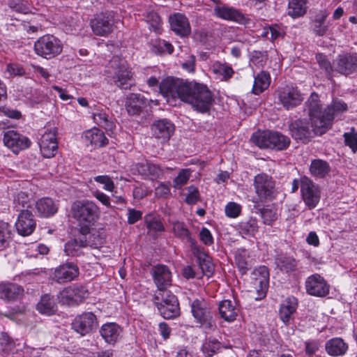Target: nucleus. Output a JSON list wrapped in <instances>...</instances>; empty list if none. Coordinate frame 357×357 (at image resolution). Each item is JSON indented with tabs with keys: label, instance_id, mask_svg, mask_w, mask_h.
I'll use <instances>...</instances> for the list:
<instances>
[{
	"label": "nucleus",
	"instance_id": "obj_1",
	"mask_svg": "<svg viewBox=\"0 0 357 357\" xmlns=\"http://www.w3.org/2000/svg\"><path fill=\"white\" fill-rule=\"evenodd\" d=\"M314 134L321 135L328 130L334 119L347 110V105L340 100H333L324 110L317 93L313 92L305 103Z\"/></svg>",
	"mask_w": 357,
	"mask_h": 357
},
{
	"label": "nucleus",
	"instance_id": "obj_2",
	"mask_svg": "<svg viewBox=\"0 0 357 357\" xmlns=\"http://www.w3.org/2000/svg\"><path fill=\"white\" fill-rule=\"evenodd\" d=\"M73 217L77 220L80 226V233L89 232L91 227L100 217L98 206L89 200L77 201L72 205Z\"/></svg>",
	"mask_w": 357,
	"mask_h": 357
},
{
	"label": "nucleus",
	"instance_id": "obj_3",
	"mask_svg": "<svg viewBox=\"0 0 357 357\" xmlns=\"http://www.w3.org/2000/svg\"><path fill=\"white\" fill-rule=\"evenodd\" d=\"M185 90L186 92L183 96V102L190 104L195 110L202 113L209 110L213 102V97L205 85L189 82L188 88L185 87Z\"/></svg>",
	"mask_w": 357,
	"mask_h": 357
},
{
	"label": "nucleus",
	"instance_id": "obj_4",
	"mask_svg": "<svg viewBox=\"0 0 357 357\" xmlns=\"http://www.w3.org/2000/svg\"><path fill=\"white\" fill-rule=\"evenodd\" d=\"M250 140L260 149H271L277 151L287 149L291 142L289 137L281 132L270 130L257 131L252 134Z\"/></svg>",
	"mask_w": 357,
	"mask_h": 357
},
{
	"label": "nucleus",
	"instance_id": "obj_5",
	"mask_svg": "<svg viewBox=\"0 0 357 357\" xmlns=\"http://www.w3.org/2000/svg\"><path fill=\"white\" fill-rule=\"evenodd\" d=\"M33 50L38 56L46 59H52L62 52L63 44L56 36L45 34L38 38L34 43Z\"/></svg>",
	"mask_w": 357,
	"mask_h": 357
},
{
	"label": "nucleus",
	"instance_id": "obj_6",
	"mask_svg": "<svg viewBox=\"0 0 357 357\" xmlns=\"http://www.w3.org/2000/svg\"><path fill=\"white\" fill-rule=\"evenodd\" d=\"M188 84L189 82H184L182 79L167 77L160 83V92L168 102L169 98L175 99L176 98L183 101L186 92L185 89L188 88Z\"/></svg>",
	"mask_w": 357,
	"mask_h": 357
},
{
	"label": "nucleus",
	"instance_id": "obj_7",
	"mask_svg": "<svg viewBox=\"0 0 357 357\" xmlns=\"http://www.w3.org/2000/svg\"><path fill=\"white\" fill-rule=\"evenodd\" d=\"M280 103L287 109H291L302 103L304 94L296 86L285 85L277 91Z\"/></svg>",
	"mask_w": 357,
	"mask_h": 357
},
{
	"label": "nucleus",
	"instance_id": "obj_8",
	"mask_svg": "<svg viewBox=\"0 0 357 357\" xmlns=\"http://www.w3.org/2000/svg\"><path fill=\"white\" fill-rule=\"evenodd\" d=\"M191 311L196 321L205 329H213L215 324L213 320V313L204 300L195 299L191 303Z\"/></svg>",
	"mask_w": 357,
	"mask_h": 357
},
{
	"label": "nucleus",
	"instance_id": "obj_9",
	"mask_svg": "<svg viewBox=\"0 0 357 357\" xmlns=\"http://www.w3.org/2000/svg\"><path fill=\"white\" fill-rule=\"evenodd\" d=\"M89 292L86 287L73 285L64 288L58 296L59 301L67 305H76L89 297Z\"/></svg>",
	"mask_w": 357,
	"mask_h": 357
},
{
	"label": "nucleus",
	"instance_id": "obj_10",
	"mask_svg": "<svg viewBox=\"0 0 357 357\" xmlns=\"http://www.w3.org/2000/svg\"><path fill=\"white\" fill-rule=\"evenodd\" d=\"M56 133L57 128L56 127H48L45 128V132L41 136L39 146L41 153L45 158H52L57 152Z\"/></svg>",
	"mask_w": 357,
	"mask_h": 357
},
{
	"label": "nucleus",
	"instance_id": "obj_11",
	"mask_svg": "<svg viewBox=\"0 0 357 357\" xmlns=\"http://www.w3.org/2000/svg\"><path fill=\"white\" fill-rule=\"evenodd\" d=\"M255 192L260 199H272L275 196V182L266 174H258L254 178Z\"/></svg>",
	"mask_w": 357,
	"mask_h": 357
},
{
	"label": "nucleus",
	"instance_id": "obj_12",
	"mask_svg": "<svg viewBox=\"0 0 357 357\" xmlns=\"http://www.w3.org/2000/svg\"><path fill=\"white\" fill-rule=\"evenodd\" d=\"M301 197L309 209L315 208L320 200L318 186L307 176L301 177Z\"/></svg>",
	"mask_w": 357,
	"mask_h": 357
},
{
	"label": "nucleus",
	"instance_id": "obj_13",
	"mask_svg": "<svg viewBox=\"0 0 357 357\" xmlns=\"http://www.w3.org/2000/svg\"><path fill=\"white\" fill-rule=\"evenodd\" d=\"M98 324L96 316L93 313L84 312L75 317L72 322V328L81 335H85L94 331Z\"/></svg>",
	"mask_w": 357,
	"mask_h": 357
},
{
	"label": "nucleus",
	"instance_id": "obj_14",
	"mask_svg": "<svg viewBox=\"0 0 357 357\" xmlns=\"http://www.w3.org/2000/svg\"><path fill=\"white\" fill-rule=\"evenodd\" d=\"M305 287L307 294L317 297L328 294L330 286L319 274L315 273L307 278Z\"/></svg>",
	"mask_w": 357,
	"mask_h": 357
},
{
	"label": "nucleus",
	"instance_id": "obj_15",
	"mask_svg": "<svg viewBox=\"0 0 357 357\" xmlns=\"http://www.w3.org/2000/svg\"><path fill=\"white\" fill-rule=\"evenodd\" d=\"M3 140L5 146L15 153L29 147L31 145V141L28 137L13 130L5 132Z\"/></svg>",
	"mask_w": 357,
	"mask_h": 357
},
{
	"label": "nucleus",
	"instance_id": "obj_16",
	"mask_svg": "<svg viewBox=\"0 0 357 357\" xmlns=\"http://www.w3.org/2000/svg\"><path fill=\"white\" fill-rule=\"evenodd\" d=\"M113 17L107 13H101L91 21V26L95 35L106 36L113 30Z\"/></svg>",
	"mask_w": 357,
	"mask_h": 357
},
{
	"label": "nucleus",
	"instance_id": "obj_17",
	"mask_svg": "<svg viewBox=\"0 0 357 357\" xmlns=\"http://www.w3.org/2000/svg\"><path fill=\"white\" fill-rule=\"evenodd\" d=\"M174 130V124L166 119L155 121L151 125L153 136L161 143L168 142Z\"/></svg>",
	"mask_w": 357,
	"mask_h": 357
},
{
	"label": "nucleus",
	"instance_id": "obj_18",
	"mask_svg": "<svg viewBox=\"0 0 357 357\" xmlns=\"http://www.w3.org/2000/svg\"><path fill=\"white\" fill-rule=\"evenodd\" d=\"M170 28L176 35L188 37L191 33V26L188 17L183 13H174L169 17Z\"/></svg>",
	"mask_w": 357,
	"mask_h": 357
},
{
	"label": "nucleus",
	"instance_id": "obj_19",
	"mask_svg": "<svg viewBox=\"0 0 357 357\" xmlns=\"http://www.w3.org/2000/svg\"><path fill=\"white\" fill-rule=\"evenodd\" d=\"M79 275V268L73 263H66L54 271L53 279L58 283H65L73 280Z\"/></svg>",
	"mask_w": 357,
	"mask_h": 357
},
{
	"label": "nucleus",
	"instance_id": "obj_20",
	"mask_svg": "<svg viewBox=\"0 0 357 357\" xmlns=\"http://www.w3.org/2000/svg\"><path fill=\"white\" fill-rule=\"evenodd\" d=\"M291 136L296 140L307 143L312 137V130L309 122L305 119H297L290 124Z\"/></svg>",
	"mask_w": 357,
	"mask_h": 357
},
{
	"label": "nucleus",
	"instance_id": "obj_21",
	"mask_svg": "<svg viewBox=\"0 0 357 357\" xmlns=\"http://www.w3.org/2000/svg\"><path fill=\"white\" fill-rule=\"evenodd\" d=\"M117 60H112L111 62L112 67H116V69L114 72L113 77L114 82L119 88L127 89L131 86V80L132 74L128 67L123 63L117 65Z\"/></svg>",
	"mask_w": 357,
	"mask_h": 357
},
{
	"label": "nucleus",
	"instance_id": "obj_22",
	"mask_svg": "<svg viewBox=\"0 0 357 357\" xmlns=\"http://www.w3.org/2000/svg\"><path fill=\"white\" fill-rule=\"evenodd\" d=\"M82 137L86 145L93 149L101 148L108 144V139L105 133L96 127L84 132Z\"/></svg>",
	"mask_w": 357,
	"mask_h": 357
},
{
	"label": "nucleus",
	"instance_id": "obj_23",
	"mask_svg": "<svg viewBox=\"0 0 357 357\" xmlns=\"http://www.w3.org/2000/svg\"><path fill=\"white\" fill-rule=\"evenodd\" d=\"M36 221L31 211H22L18 215L15 222L16 229L21 236H29L33 233L36 228Z\"/></svg>",
	"mask_w": 357,
	"mask_h": 357
},
{
	"label": "nucleus",
	"instance_id": "obj_24",
	"mask_svg": "<svg viewBox=\"0 0 357 357\" xmlns=\"http://www.w3.org/2000/svg\"><path fill=\"white\" fill-rule=\"evenodd\" d=\"M153 281L158 287L157 290L167 289L172 285V273L165 265L155 266L151 271Z\"/></svg>",
	"mask_w": 357,
	"mask_h": 357
},
{
	"label": "nucleus",
	"instance_id": "obj_25",
	"mask_svg": "<svg viewBox=\"0 0 357 357\" xmlns=\"http://www.w3.org/2000/svg\"><path fill=\"white\" fill-rule=\"evenodd\" d=\"M336 61V70L343 75H349L357 69L356 53L339 55Z\"/></svg>",
	"mask_w": 357,
	"mask_h": 357
},
{
	"label": "nucleus",
	"instance_id": "obj_26",
	"mask_svg": "<svg viewBox=\"0 0 357 357\" xmlns=\"http://www.w3.org/2000/svg\"><path fill=\"white\" fill-rule=\"evenodd\" d=\"M213 10L216 17L223 20L234 21L238 23H244L246 20L244 15L238 10L226 5H218L214 8Z\"/></svg>",
	"mask_w": 357,
	"mask_h": 357
},
{
	"label": "nucleus",
	"instance_id": "obj_27",
	"mask_svg": "<svg viewBox=\"0 0 357 357\" xmlns=\"http://www.w3.org/2000/svg\"><path fill=\"white\" fill-rule=\"evenodd\" d=\"M100 333L107 343L114 344L121 337L122 328L114 322H109L101 326Z\"/></svg>",
	"mask_w": 357,
	"mask_h": 357
},
{
	"label": "nucleus",
	"instance_id": "obj_28",
	"mask_svg": "<svg viewBox=\"0 0 357 357\" xmlns=\"http://www.w3.org/2000/svg\"><path fill=\"white\" fill-rule=\"evenodd\" d=\"M147 99L140 93H131L126 102V107L130 115H138L146 106Z\"/></svg>",
	"mask_w": 357,
	"mask_h": 357
},
{
	"label": "nucleus",
	"instance_id": "obj_29",
	"mask_svg": "<svg viewBox=\"0 0 357 357\" xmlns=\"http://www.w3.org/2000/svg\"><path fill=\"white\" fill-rule=\"evenodd\" d=\"M218 310L220 317L227 322L234 321L239 312L237 303L231 300L222 301L219 304Z\"/></svg>",
	"mask_w": 357,
	"mask_h": 357
},
{
	"label": "nucleus",
	"instance_id": "obj_30",
	"mask_svg": "<svg viewBox=\"0 0 357 357\" xmlns=\"http://www.w3.org/2000/svg\"><path fill=\"white\" fill-rule=\"evenodd\" d=\"M36 209L38 215L48 218L58 211V204L52 198L43 197L36 202Z\"/></svg>",
	"mask_w": 357,
	"mask_h": 357
},
{
	"label": "nucleus",
	"instance_id": "obj_31",
	"mask_svg": "<svg viewBox=\"0 0 357 357\" xmlns=\"http://www.w3.org/2000/svg\"><path fill=\"white\" fill-rule=\"evenodd\" d=\"M23 288L15 283H0V298L15 301L23 295Z\"/></svg>",
	"mask_w": 357,
	"mask_h": 357
},
{
	"label": "nucleus",
	"instance_id": "obj_32",
	"mask_svg": "<svg viewBox=\"0 0 357 357\" xmlns=\"http://www.w3.org/2000/svg\"><path fill=\"white\" fill-rule=\"evenodd\" d=\"M297 305V299L294 296L286 298L280 305L279 310L280 319L286 325L288 324L292 319V316L296 310Z\"/></svg>",
	"mask_w": 357,
	"mask_h": 357
},
{
	"label": "nucleus",
	"instance_id": "obj_33",
	"mask_svg": "<svg viewBox=\"0 0 357 357\" xmlns=\"http://www.w3.org/2000/svg\"><path fill=\"white\" fill-rule=\"evenodd\" d=\"M325 349L331 356H340L347 351L348 344L340 337H333L326 342Z\"/></svg>",
	"mask_w": 357,
	"mask_h": 357
},
{
	"label": "nucleus",
	"instance_id": "obj_34",
	"mask_svg": "<svg viewBox=\"0 0 357 357\" xmlns=\"http://www.w3.org/2000/svg\"><path fill=\"white\" fill-rule=\"evenodd\" d=\"M93 122L106 131L113 132L116 128L112 118L105 109H97L93 113Z\"/></svg>",
	"mask_w": 357,
	"mask_h": 357
},
{
	"label": "nucleus",
	"instance_id": "obj_35",
	"mask_svg": "<svg viewBox=\"0 0 357 357\" xmlns=\"http://www.w3.org/2000/svg\"><path fill=\"white\" fill-rule=\"evenodd\" d=\"M169 303L162 305L160 303L158 310L160 314L166 319H174L179 315L180 308L176 296H170Z\"/></svg>",
	"mask_w": 357,
	"mask_h": 357
},
{
	"label": "nucleus",
	"instance_id": "obj_36",
	"mask_svg": "<svg viewBox=\"0 0 357 357\" xmlns=\"http://www.w3.org/2000/svg\"><path fill=\"white\" fill-rule=\"evenodd\" d=\"M137 170L139 174L151 180L157 179L162 174V170L158 165L149 162L138 163Z\"/></svg>",
	"mask_w": 357,
	"mask_h": 357
},
{
	"label": "nucleus",
	"instance_id": "obj_37",
	"mask_svg": "<svg viewBox=\"0 0 357 357\" xmlns=\"http://www.w3.org/2000/svg\"><path fill=\"white\" fill-rule=\"evenodd\" d=\"M38 311L45 315L51 316L57 310L56 305L54 302L53 296L50 294H45L36 305Z\"/></svg>",
	"mask_w": 357,
	"mask_h": 357
},
{
	"label": "nucleus",
	"instance_id": "obj_38",
	"mask_svg": "<svg viewBox=\"0 0 357 357\" xmlns=\"http://www.w3.org/2000/svg\"><path fill=\"white\" fill-rule=\"evenodd\" d=\"M271 84V76L268 72L261 71L254 77V84L252 91L255 95H259L267 89Z\"/></svg>",
	"mask_w": 357,
	"mask_h": 357
},
{
	"label": "nucleus",
	"instance_id": "obj_39",
	"mask_svg": "<svg viewBox=\"0 0 357 357\" xmlns=\"http://www.w3.org/2000/svg\"><path fill=\"white\" fill-rule=\"evenodd\" d=\"M82 237H86V245L97 248L101 246L105 242V232L102 229H92L89 227V232L82 234Z\"/></svg>",
	"mask_w": 357,
	"mask_h": 357
},
{
	"label": "nucleus",
	"instance_id": "obj_40",
	"mask_svg": "<svg viewBox=\"0 0 357 357\" xmlns=\"http://www.w3.org/2000/svg\"><path fill=\"white\" fill-rule=\"evenodd\" d=\"M307 0H289L288 15L293 18L303 16L307 9Z\"/></svg>",
	"mask_w": 357,
	"mask_h": 357
},
{
	"label": "nucleus",
	"instance_id": "obj_41",
	"mask_svg": "<svg viewBox=\"0 0 357 357\" xmlns=\"http://www.w3.org/2000/svg\"><path fill=\"white\" fill-rule=\"evenodd\" d=\"M330 170L328 162L321 159L312 160L310 166V174L316 177L324 178L329 173Z\"/></svg>",
	"mask_w": 357,
	"mask_h": 357
},
{
	"label": "nucleus",
	"instance_id": "obj_42",
	"mask_svg": "<svg viewBox=\"0 0 357 357\" xmlns=\"http://www.w3.org/2000/svg\"><path fill=\"white\" fill-rule=\"evenodd\" d=\"M144 221L149 232L153 235L165 231V227L158 215L149 213L144 217Z\"/></svg>",
	"mask_w": 357,
	"mask_h": 357
},
{
	"label": "nucleus",
	"instance_id": "obj_43",
	"mask_svg": "<svg viewBox=\"0 0 357 357\" xmlns=\"http://www.w3.org/2000/svg\"><path fill=\"white\" fill-rule=\"evenodd\" d=\"M328 13L321 12L317 14L312 22L313 32L319 36H323L328 31V25L326 23Z\"/></svg>",
	"mask_w": 357,
	"mask_h": 357
},
{
	"label": "nucleus",
	"instance_id": "obj_44",
	"mask_svg": "<svg viewBox=\"0 0 357 357\" xmlns=\"http://www.w3.org/2000/svg\"><path fill=\"white\" fill-rule=\"evenodd\" d=\"M86 237L80 236L72 239L65 245V252L68 256H79L81 254V249L86 247Z\"/></svg>",
	"mask_w": 357,
	"mask_h": 357
},
{
	"label": "nucleus",
	"instance_id": "obj_45",
	"mask_svg": "<svg viewBox=\"0 0 357 357\" xmlns=\"http://www.w3.org/2000/svg\"><path fill=\"white\" fill-rule=\"evenodd\" d=\"M253 274L255 276V284L259 285L263 294H265L269 279L268 268L265 266H261L254 271Z\"/></svg>",
	"mask_w": 357,
	"mask_h": 357
},
{
	"label": "nucleus",
	"instance_id": "obj_46",
	"mask_svg": "<svg viewBox=\"0 0 357 357\" xmlns=\"http://www.w3.org/2000/svg\"><path fill=\"white\" fill-rule=\"evenodd\" d=\"M14 208L17 211H29V208L32 205L31 198L24 192L17 193L13 200Z\"/></svg>",
	"mask_w": 357,
	"mask_h": 357
},
{
	"label": "nucleus",
	"instance_id": "obj_47",
	"mask_svg": "<svg viewBox=\"0 0 357 357\" xmlns=\"http://www.w3.org/2000/svg\"><path fill=\"white\" fill-rule=\"evenodd\" d=\"M211 69L214 74L222 76L225 80L230 79L234 73L233 68L229 65L222 63L220 61L214 62L211 65Z\"/></svg>",
	"mask_w": 357,
	"mask_h": 357
},
{
	"label": "nucleus",
	"instance_id": "obj_48",
	"mask_svg": "<svg viewBox=\"0 0 357 357\" xmlns=\"http://www.w3.org/2000/svg\"><path fill=\"white\" fill-rule=\"evenodd\" d=\"M237 227L241 234L247 236H255L259 229L257 220L253 218L239 222Z\"/></svg>",
	"mask_w": 357,
	"mask_h": 357
},
{
	"label": "nucleus",
	"instance_id": "obj_49",
	"mask_svg": "<svg viewBox=\"0 0 357 357\" xmlns=\"http://www.w3.org/2000/svg\"><path fill=\"white\" fill-rule=\"evenodd\" d=\"M275 264L282 271L287 273L295 271L297 268V261L290 257H280L276 258Z\"/></svg>",
	"mask_w": 357,
	"mask_h": 357
},
{
	"label": "nucleus",
	"instance_id": "obj_50",
	"mask_svg": "<svg viewBox=\"0 0 357 357\" xmlns=\"http://www.w3.org/2000/svg\"><path fill=\"white\" fill-rule=\"evenodd\" d=\"M267 60L268 54L266 52L253 51L250 54L249 65L252 69L254 68H263L266 65Z\"/></svg>",
	"mask_w": 357,
	"mask_h": 357
},
{
	"label": "nucleus",
	"instance_id": "obj_51",
	"mask_svg": "<svg viewBox=\"0 0 357 357\" xmlns=\"http://www.w3.org/2000/svg\"><path fill=\"white\" fill-rule=\"evenodd\" d=\"M221 344L216 339L206 340L202 347V351L205 356L212 357L220 349Z\"/></svg>",
	"mask_w": 357,
	"mask_h": 357
},
{
	"label": "nucleus",
	"instance_id": "obj_52",
	"mask_svg": "<svg viewBox=\"0 0 357 357\" xmlns=\"http://www.w3.org/2000/svg\"><path fill=\"white\" fill-rule=\"evenodd\" d=\"M170 296H176L174 295L170 291L167 290V289H161V290H157L155 292V294L153 296V303L156 305L157 308L158 307V305H160V303H161L162 305H165L169 303Z\"/></svg>",
	"mask_w": 357,
	"mask_h": 357
},
{
	"label": "nucleus",
	"instance_id": "obj_53",
	"mask_svg": "<svg viewBox=\"0 0 357 357\" xmlns=\"http://www.w3.org/2000/svg\"><path fill=\"white\" fill-rule=\"evenodd\" d=\"M248 254L245 250H238L235 255L236 264L240 271L244 274L249 269Z\"/></svg>",
	"mask_w": 357,
	"mask_h": 357
},
{
	"label": "nucleus",
	"instance_id": "obj_54",
	"mask_svg": "<svg viewBox=\"0 0 357 357\" xmlns=\"http://www.w3.org/2000/svg\"><path fill=\"white\" fill-rule=\"evenodd\" d=\"M11 238L10 226L7 222L0 221V250L5 248Z\"/></svg>",
	"mask_w": 357,
	"mask_h": 357
},
{
	"label": "nucleus",
	"instance_id": "obj_55",
	"mask_svg": "<svg viewBox=\"0 0 357 357\" xmlns=\"http://www.w3.org/2000/svg\"><path fill=\"white\" fill-rule=\"evenodd\" d=\"M173 231L177 237L183 240H186L189 242H190L192 240L190 231L183 222H174L173 225Z\"/></svg>",
	"mask_w": 357,
	"mask_h": 357
},
{
	"label": "nucleus",
	"instance_id": "obj_56",
	"mask_svg": "<svg viewBox=\"0 0 357 357\" xmlns=\"http://www.w3.org/2000/svg\"><path fill=\"white\" fill-rule=\"evenodd\" d=\"M199 264L202 273L205 275L209 278L213 275L215 267L209 257H199Z\"/></svg>",
	"mask_w": 357,
	"mask_h": 357
},
{
	"label": "nucleus",
	"instance_id": "obj_57",
	"mask_svg": "<svg viewBox=\"0 0 357 357\" xmlns=\"http://www.w3.org/2000/svg\"><path fill=\"white\" fill-rule=\"evenodd\" d=\"M344 143L349 146L353 152L357 151V132H354V129L352 128L349 132H345L344 134Z\"/></svg>",
	"mask_w": 357,
	"mask_h": 357
},
{
	"label": "nucleus",
	"instance_id": "obj_58",
	"mask_svg": "<svg viewBox=\"0 0 357 357\" xmlns=\"http://www.w3.org/2000/svg\"><path fill=\"white\" fill-rule=\"evenodd\" d=\"M225 215L229 218H235L238 217L241 211V207L235 202H229L225 208Z\"/></svg>",
	"mask_w": 357,
	"mask_h": 357
},
{
	"label": "nucleus",
	"instance_id": "obj_59",
	"mask_svg": "<svg viewBox=\"0 0 357 357\" xmlns=\"http://www.w3.org/2000/svg\"><path fill=\"white\" fill-rule=\"evenodd\" d=\"M190 172L189 169H182L174 180V187L180 188L189 180Z\"/></svg>",
	"mask_w": 357,
	"mask_h": 357
},
{
	"label": "nucleus",
	"instance_id": "obj_60",
	"mask_svg": "<svg viewBox=\"0 0 357 357\" xmlns=\"http://www.w3.org/2000/svg\"><path fill=\"white\" fill-rule=\"evenodd\" d=\"M154 47L157 50L158 53L167 52L172 54L174 51V47L170 43L161 39L155 40Z\"/></svg>",
	"mask_w": 357,
	"mask_h": 357
},
{
	"label": "nucleus",
	"instance_id": "obj_61",
	"mask_svg": "<svg viewBox=\"0 0 357 357\" xmlns=\"http://www.w3.org/2000/svg\"><path fill=\"white\" fill-rule=\"evenodd\" d=\"M147 21L154 31L159 32L161 27V18L156 13H150L147 16Z\"/></svg>",
	"mask_w": 357,
	"mask_h": 357
},
{
	"label": "nucleus",
	"instance_id": "obj_62",
	"mask_svg": "<svg viewBox=\"0 0 357 357\" xmlns=\"http://www.w3.org/2000/svg\"><path fill=\"white\" fill-rule=\"evenodd\" d=\"M260 213L263 222L266 225H271L277 219L276 213L271 209L263 208Z\"/></svg>",
	"mask_w": 357,
	"mask_h": 357
},
{
	"label": "nucleus",
	"instance_id": "obj_63",
	"mask_svg": "<svg viewBox=\"0 0 357 357\" xmlns=\"http://www.w3.org/2000/svg\"><path fill=\"white\" fill-rule=\"evenodd\" d=\"M188 192L185 197V202L188 204H195L197 202L199 198V190L193 185L189 186L188 188Z\"/></svg>",
	"mask_w": 357,
	"mask_h": 357
},
{
	"label": "nucleus",
	"instance_id": "obj_64",
	"mask_svg": "<svg viewBox=\"0 0 357 357\" xmlns=\"http://www.w3.org/2000/svg\"><path fill=\"white\" fill-rule=\"evenodd\" d=\"M316 59L320 68L324 69L327 75H330L333 71V68L331 63L326 59V56L322 54H317L316 55Z\"/></svg>",
	"mask_w": 357,
	"mask_h": 357
}]
</instances>
